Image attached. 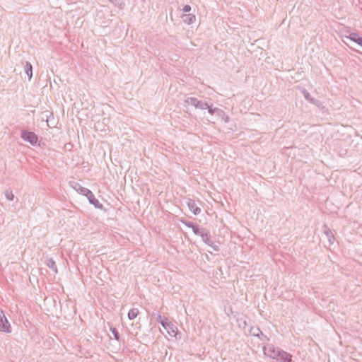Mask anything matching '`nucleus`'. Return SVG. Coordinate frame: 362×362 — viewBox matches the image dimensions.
Wrapping results in <instances>:
<instances>
[{
	"instance_id": "21",
	"label": "nucleus",
	"mask_w": 362,
	"mask_h": 362,
	"mask_svg": "<svg viewBox=\"0 0 362 362\" xmlns=\"http://www.w3.org/2000/svg\"><path fill=\"white\" fill-rule=\"evenodd\" d=\"M216 108L217 107H214L213 105L211 103H208V107H206V110H208V112L210 115H215V112H216L215 111L216 110Z\"/></svg>"
},
{
	"instance_id": "27",
	"label": "nucleus",
	"mask_w": 362,
	"mask_h": 362,
	"mask_svg": "<svg viewBox=\"0 0 362 362\" xmlns=\"http://www.w3.org/2000/svg\"><path fill=\"white\" fill-rule=\"evenodd\" d=\"M2 314H4L3 310L0 308V317L2 316Z\"/></svg>"
},
{
	"instance_id": "26",
	"label": "nucleus",
	"mask_w": 362,
	"mask_h": 362,
	"mask_svg": "<svg viewBox=\"0 0 362 362\" xmlns=\"http://www.w3.org/2000/svg\"><path fill=\"white\" fill-rule=\"evenodd\" d=\"M261 341H262L263 343H264L265 341H267L266 340H264V339L263 338V336H260V338H259Z\"/></svg>"
},
{
	"instance_id": "6",
	"label": "nucleus",
	"mask_w": 362,
	"mask_h": 362,
	"mask_svg": "<svg viewBox=\"0 0 362 362\" xmlns=\"http://www.w3.org/2000/svg\"><path fill=\"white\" fill-rule=\"evenodd\" d=\"M200 237L202 238V241L211 247L215 252H218L220 250L219 246L216 245L211 239V234L207 229Z\"/></svg>"
},
{
	"instance_id": "11",
	"label": "nucleus",
	"mask_w": 362,
	"mask_h": 362,
	"mask_svg": "<svg viewBox=\"0 0 362 362\" xmlns=\"http://www.w3.org/2000/svg\"><path fill=\"white\" fill-rule=\"evenodd\" d=\"M348 39L350 40L356 42L359 46L362 47V37H361L358 33H351L348 37Z\"/></svg>"
},
{
	"instance_id": "18",
	"label": "nucleus",
	"mask_w": 362,
	"mask_h": 362,
	"mask_svg": "<svg viewBox=\"0 0 362 362\" xmlns=\"http://www.w3.org/2000/svg\"><path fill=\"white\" fill-rule=\"evenodd\" d=\"M115 6L119 7V8L122 9L124 7V0H107Z\"/></svg>"
},
{
	"instance_id": "7",
	"label": "nucleus",
	"mask_w": 362,
	"mask_h": 362,
	"mask_svg": "<svg viewBox=\"0 0 362 362\" xmlns=\"http://www.w3.org/2000/svg\"><path fill=\"white\" fill-rule=\"evenodd\" d=\"M0 331L5 333H11V326L4 314L0 317Z\"/></svg>"
},
{
	"instance_id": "12",
	"label": "nucleus",
	"mask_w": 362,
	"mask_h": 362,
	"mask_svg": "<svg viewBox=\"0 0 362 362\" xmlns=\"http://www.w3.org/2000/svg\"><path fill=\"white\" fill-rule=\"evenodd\" d=\"M182 18L185 23H187L188 25H191L195 21L196 16L194 14L188 13V14H184L182 16Z\"/></svg>"
},
{
	"instance_id": "25",
	"label": "nucleus",
	"mask_w": 362,
	"mask_h": 362,
	"mask_svg": "<svg viewBox=\"0 0 362 362\" xmlns=\"http://www.w3.org/2000/svg\"><path fill=\"white\" fill-rule=\"evenodd\" d=\"M223 120H224L225 122H229V117L225 113V116L224 117H221Z\"/></svg>"
},
{
	"instance_id": "9",
	"label": "nucleus",
	"mask_w": 362,
	"mask_h": 362,
	"mask_svg": "<svg viewBox=\"0 0 362 362\" xmlns=\"http://www.w3.org/2000/svg\"><path fill=\"white\" fill-rule=\"evenodd\" d=\"M187 205L189 209L192 212L194 215H198L201 212V209L197 206L195 203V201L192 199H188L187 200Z\"/></svg>"
},
{
	"instance_id": "16",
	"label": "nucleus",
	"mask_w": 362,
	"mask_h": 362,
	"mask_svg": "<svg viewBox=\"0 0 362 362\" xmlns=\"http://www.w3.org/2000/svg\"><path fill=\"white\" fill-rule=\"evenodd\" d=\"M206 228L200 226L199 225H198L197 223L192 228L193 233L195 235H199V236H201L202 234H203L206 231Z\"/></svg>"
},
{
	"instance_id": "13",
	"label": "nucleus",
	"mask_w": 362,
	"mask_h": 362,
	"mask_svg": "<svg viewBox=\"0 0 362 362\" xmlns=\"http://www.w3.org/2000/svg\"><path fill=\"white\" fill-rule=\"evenodd\" d=\"M24 69H25V73L28 76L29 80H30L33 76V66H32V64L30 62H26L24 66Z\"/></svg>"
},
{
	"instance_id": "4",
	"label": "nucleus",
	"mask_w": 362,
	"mask_h": 362,
	"mask_svg": "<svg viewBox=\"0 0 362 362\" xmlns=\"http://www.w3.org/2000/svg\"><path fill=\"white\" fill-rule=\"evenodd\" d=\"M21 137L23 141L33 146H35L38 141V136L35 132L25 129L21 131Z\"/></svg>"
},
{
	"instance_id": "17",
	"label": "nucleus",
	"mask_w": 362,
	"mask_h": 362,
	"mask_svg": "<svg viewBox=\"0 0 362 362\" xmlns=\"http://www.w3.org/2000/svg\"><path fill=\"white\" fill-rule=\"evenodd\" d=\"M139 313V311L138 308H134L128 312V314H127L128 318L129 320H134L137 317Z\"/></svg>"
},
{
	"instance_id": "8",
	"label": "nucleus",
	"mask_w": 362,
	"mask_h": 362,
	"mask_svg": "<svg viewBox=\"0 0 362 362\" xmlns=\"http://www.w3.org/2000/svg\"><path fill=\"white\" fill-rule=\"evenodd\" d=\"M303 93L304 98L308 102H310V103L315 105V106H317L319 108H325V107L323 106L322 102L320 101V100H317V99L312 97V95L306 90H304L303 91Z\"/></svg>"
},
{
	"instance_id": "23",
	"label": "nucleus",
	"mask_w": 362,
	"mask_h": 362,
	"mask_svg": "<svg viewBox=\"0 0 362 362\" xmlns=\"http://www.w3.org/2000/svg\"><path fill=\"white\" fill-rule=\"evenodd\" d=\"M215 115H217L219 117H224L225 116V112L219 108H216V110L215 111Z\"/></svg>"
},
{
	"instance_id": "1",
	"label": "nucleus",
	"mask_w": 362,
	"mask_h": 362,
	"mask_svg": "<svg viewBox=\"0 0 362 362\" xmlns=\"http://www.w3.org/2000/svg\"><path fill=\"white\" fill-rule=\"evenodd\" d=\"M264 354L278 362H291L293 356L279 347L268 344L263 347Z\"/></svg>"
},
{
	"instance_id": "10",
	"label": "nucleus",
	"mask_w": 362,
	"mask_h": 362,
	"mask_svg": "<svg viewBox=\"0 0 362 362\" xmlns=\"http://www.w3.org/2000/svg\"><path fill=\"white\" fill-rule=\"evenodd\" d=\"M250 334H252L254 337H257L258 338H260V336H263V338L266 341H269V337L264 334L263 332L261 331V329L258 327H252L250 329Z\"/></svg>"
},
{
	"instance_id": "24",
	"label": "nucleus",
	"mask_w": 362,
	"mask_h": 362,
	"mask_svg": "<svg viewBox=\"0 0 362 362\" xmlns=\"http://www.w3.org/2000/svg\"><path fill=\"white\" fill-rule=\"evenodd\" d=\"M182 11L185 13H189L191 11V6L188 4H186L183 6Z\"/></svg>"
},
{
	"instance_id": "22",
	"label": "nucleus",
	"mask_w": 362,
	"mask_h": 362,
	"mask_svg": "<svg viewBox=\"0 0 362 362\" xmlns=\"http://www.w3.org/2000/svg\"><path fill=\"white\" fill-rule=\"evenodd\" d=\"M181 223H183L187 227L190 228L192 229L194 227V226L196 224V223H194V222H192V221H187V220H181Z\"/></svg>"
},
{
	"instance_id": "14",
	"label": "nucleus",
	"mask_w": 362,
	"mask_h": 362,
	"mask_svg": "<svg viewBox=\"0 0 362 362\" xmlns=\"http://www.w3.org/2000/svg\"><path fill=\"white\" fill-rule=\"evenodd\" d=\"M45 264L55 273H57V267L55 262L52 258H47L45 260Z\"/></svg>"
},
{
	"instance_id": "2",
	"label": "nucleus",
	"mask_w": 362,
	"mask_h": 362,
	"mask_svg": "<svg viewBox=\"0 0 362 362\" xmlns=\"http://www.w3.org/2000/svg\"><path fill=\"white\" fill-rule=\"evenodd\" d=\"M71 187L79 194L87 197L89 203L96 209H103V205L95 197L93 193L88 188L81 186L78 182H72Z\"/></svg>"
},
{
	"instance_id": "15",
	"label": "nucleus",
	"mask_w": 362,
	"mask_h": 362,
	"mask_svg": "<svg viewBox=\"0 0 362 362\" xmlns=\"http://www.w3.org/2000/svg\"><path fill=\"white\" fill-rule=\"evenodd\" d=\"M324 233L326 235L329 242L330 244H332L333 242H334V236L332 232V230L328 228L326 226H325L324 227Z\"/></svg>"
},
{
	"instance_id": "5",
	"label": "nucleus",
	"mask_w": 362,
	"mask_h": 362,
	"mask_svg": "<svg viewBox=\"0 0 362 362\" xmlns=\"http://www.w3.org/2000/svg\"><path fill=\"white\" fill-rule=\"evenodd\" d=\"M185 103L191 105L197 109L206 110L208 107V103L198 100L194 97H188L185 100Z\"/></svg>"
},
{
	"instance_id": "19",
	"label": "nucleus",
	"mask_w": 362,
	"mask_h": 362,
	"mask_svg": "<svg viewBox=\"0 0 362 362\" xmlns=\"http://www.w3.org/2000/svg\"><path fill=\"white\" fill-rule=\"evenodd\" d=\"M111 333L112 334L115 339H116L117 341H120V334L118 332V330L115 328V327H110V329Z\"/></svg>"
},
{
	"instance_id": "3",
	"label": "nucleus",
	"mask_w": 362,
	"mask_h": 362,
	"mask_svg": "<svg viewBox=\"0 0 362 362\" xmlns=\"http://www.w3.org/2000/svg\"><path fill=\"white\" fill-rule=\"evenodd\" d=\"M156 321L159 322L162 327L167 330L168 333L170 336H176L177 328L171 322L168 321V319L158 313L156 317Z\"/></svg>"
},
{
	"instance_id": "20",
	"label": "nucleus",
	"mask_w": 362,
	"mask_h": 362,
	"mask_svg": "<svg viewBox=\"0 0 362 362\" xmlns=\"http://www.w3.org/2000/svg\"><path fill=\"white\" fill-rule=\"evenodd\" d=\"M5 197L9 201H13L14 199V194L11 189H6L5 191Z\"/></svg>"
}]
</instances>
